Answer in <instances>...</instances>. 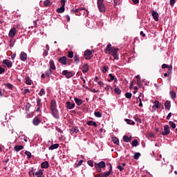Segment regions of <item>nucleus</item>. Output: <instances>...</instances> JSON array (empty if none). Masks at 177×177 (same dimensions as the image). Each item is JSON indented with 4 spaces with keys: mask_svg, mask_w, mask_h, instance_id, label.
I'll list each match as a JSON object with an SVG mask.
<instances>
[{
    "mask_svg": "<svg viewBox=\"0 0 177 177\" xmlns=\"http://www.w3.org/2000/svg\"><path fill=\"white\" fill-rule=\"evenodd\" d=\"M171 133V129H169V126L168 124H165L163 127V131L162 128L161 129V131H160V135H162V136H168Z\"/></svg>",
    "mask_w": 177,
    "mask_h": 177,
    "instance_id": "obj_1",
    "label": "nucleus"
},
{
    "mask_svg": "<svg viewBox=\"0 0 177 177\" xmlns=\"http://www.w3.org/2000/svg\"><path fill=\"white\" fill-rule=\"evenodd\" d=\"M104 0H97V8L102 13L106 12V7L104 6Z\"/></svg>",
    "mask_w": 177,
    "mask_h": 177,
    "instance_id": "obj_2",
    "label": "nucleus"
},
{
    "mask_svg": "<svg viewBox=\"0 0 177 177\" xmlns=\"http://www.w3.org/2000/svg\"><path fill=\"white\" fill-rule=\"evenodd\" d=\"M60 2L62 7L57 8L56 12L57 13H64V10H66V8H64L66 6V0H61Z\"/></svg>",
    "mask_w": 177,
    "mask_h": 177,
    "instance_id": "obj_3",
    "label": "nucleus"
},
{
    "mask_svg": "<svg viewBox=\"0 0 177 177\" xmlns=\"http://www.w3.org/2000/svg\"><path fill=\"white\" fill-rule=\"evenodd\" d=\"M94 53L95 51L93 50H86L84 54V56L86 60H91V59H92V54Z\"/></svg>",
    "mask_w": 177,
    "mask_h": 177,
    "instance_id": "obj_4",
    "label": "nucleus"
},
{
    "mask_svg": "<svg viewBox=\"0 0 177 177\" xmlns=\"http://www.w3.org/2000/svg\"><path fill=\"white\" fill-rule=\"evenodd\" d=\"M62 75H65L66 78H71L74 75V73L72 72H68L67 70L63 71Z\"/></svg>",
    "mask_w": 177,
    "mask_h": 177,
    "instance_id": "obj_5",
    "label": "nucleus"
},
{
    "mask_svg": "<svg viewBox=\"0 0 177 177\" xmlns=\"http://www.w3.org/2000/svg\"><path fill=\"white\" fill-rule=\"evenodd\" d=\"M95 168H106V162L101 161L98 163H95Z\"/></svg>",
    "mask_w": 177,
    "mask_h": 177,
    "instance_id": "obj_6",
    "label": "nucleus"
},
{
    "mask_svg": "<svg viewBox=\"0 0 177 177\" xmlns=\"http://www.w3.org/2000/svg\"><path fill=\"white\" fill-rule=\"evenodd\" d=\"M52 115L54 117V118H56V120H59V111L57 109H51Z\"/></svg>",
    "mask_w": 177,
    "mask_h": 177,
    "instance_id": "obj_7",
    "label": "nucleus"
},
{
    "mask_svg": "<svg viewBox=\"0 0 177 177\" xmlns=\"http://www.w3.org/2000/svg\"><path fill=\"white\" fill-rule=\"evenodd\" d=\"M42 122V120L39 119L38 117H35L32 120V124L33 125L38 126V124H41Z\"/></svg>",
    "mask_w": 177,
    "mask_h": 177,
    "instance_id": "obj_8",
    "label": "nucleus"
},
{
    "mask_svg": "<svg viewBox=\"0 0 177 177\" xmlns=\"http://www.w3.org/2000/svg\"><path fill=\"white\" fill-rule=\"evenodd\" d=\"M66 107L68 109V110H73L74 107H75V103H71L70 101L66 102Z\"/></svg>",
    "mask_w": 177,
    "mask_h": 177,
    "instance_id": "obj_9",
    "label": "nucleus"
},
{
    "mask_svg": "<svg viewBox=\"0 0 177 177\" xmlns=\"http://www.w3.org/2000/svg\"><path fill=\"white\" fill-rule=\"evenodd\" d=\"M15 35H16V28H12L10 30V32L8 33V36L10 37V38H15Z\"/></svg>",
    "mask_w": 177,
    "mask_h": 177,
    "instance_id": "obj_10",
    "label": "nucleus"
},
{
    "mask_svg": "<svg viewBox=\"0 0 177 177\" xmlns=\"http://www.w3.org/2000/svg\"><path fill=\"white\" fill-rule=\"evenodd\" d=\"M58 62L59 63H61V64L66 66V64H67V57H66V56L60 57L59 58Z\"/></svg>",
    "mask_w": 177,
    "mask_h": 177,
    "instance_id": "obj_11",
    "label": "nucleus"
},
{
    "mask_svg": "<svg viewBox=\"0 0 177 177\" xmlns=\"http://www.w3.org/2000/svg\"><path fill=\"white\" fill-rule=\"evenodd\" d=\"M153 103L154 105L153 106V109H154V107H156V109H161V107L164 109V106H162V104L160 103L158 100H156Z\"/></svg>",
    "mask_w": 177,
    "mask_h": 177,
    "instance_id": "obj_12",
    "label": "nucleus"
},
{
    "mask_svg": "<svg viewBox=\"0 0 177 177\" xmlns=\"http://www.w3.org/2000/svg\"><path fill=\"white\" fill-rule=\"evenodd\" d=\"M82 73H84V74L88 73V71H89V65H88V64H84V65L82 67Z\"/></svg>",
    "mask_w": 177,
    "mask_h": 177,
    "instance_id": "obj_13",
    "label": "nucleus"
},
{
    "mask_svg": "<svg viewBox=\"0 0 177 177\" xmlns=\"http://www.w3.org/2000/svg\"><path fill=\"white\" fill-rule=\"evenodd\" d=\"M110 175H111L110 174V171H108V172H104V173L99 174L95 175L94 176L95 177H109V176H110Z\"/></svg>",
    "mask_w": 177,
    "mask_h": 177,
    "instance_id": "obj_14",
    "label": "nucleus"
},
{
    "mask_svg": "<svg viewBox=\"0 0 177 177\" xmlns=\"http://www.w3.org/2000/svg\"><path fill=\"white\" fill-rule=\"evenodd\" d=\"M3 64H5L8 68H10L12 66V61H10L9 59H4L3 61Z\"/></svg>",
    "mask_w": 177,
    "mask_h": 177,
    "instance_id": "obj_15",
    "label": "nucleus"
},
{
    "mask_svg": "<svg viewBox=\"0 0 177 177\" xmlns=\"http://www.w3.org/2000/svg\"><path fill=\"white\" fill-rule=\"evenodd\" d=\"M70 132L72 135L74 133H78L80 132V129H78V127H73L70 129Z\"/></svg>",
    "mask_w": 177,
    "mask_h": 177,
    "instance_id": "obj_16",
    "label": "nucleus"
},
{
    "mask_svg": "<svg viewBox=\"0 0 177 177\" xmlns=\"http://www.w3.org/2000/svg\"><path fill=\"white\" fill-rule=\"evenodd\" d=\"M19 56L22 62H26V60H27V53L21 52Z\"/></svg>",
    "mask_w": 177,
    "mask_h": 177,
    "instance_id": "obj_17",
    "label": "nucleus"
},
{
    "mask_svg": "<svg viewBox=\"0 0 177 177\" xmlns=\"http://www.w3.org/2000/svg\"><path fill=\"white\" fill-rule=\"evenodd\" d=\"M131 140H132V136L128 137V136L125 135L123 136V141L125 142L126 143H129Z\"/></svg>",
    "mask_w": 177,
    "mask_h": 177,
    "instance_id": "obj_18",
    "label": "nucleus"
},
{
    "mask_svg": "<svg viewBox=\"0 0 177 177\" xmlns=\"http://www.w3.org/2000/svg\"><path fill=\"white\" fill-rule=\"evenodd\" d=\"M57 104H56V100H52L50 102V110H55L57 109Z\"/></svg>",
    "mask_w": 177,
    "mask_h": 177,
    "instance_id": "obj_19",
    "label": "nucleus"
},
{
    "mask_svg": "<svg viewBox=\"0 0 177 177\" xmlns=\"http://www.w3.org/2000/svg\"><path fill=\"white\" fill-rule=\"evenodd\" d=\"M109 77H110V80H108L109 82H111V81H114V83L116 84V82H118V80H117V78H115V77H114V75H113V74L110 73L109 75Z\"/></svg>",
    "mask_w": 177,
    "mask_h": 177,
    "instance_id": "obj_20",
    "label": "nucleus"
},
{
    "mask_svg": "<svg viewBox=\"0 0 177 177\" xmlns=\"http://www.w3.org/2000/svg\"><path fill=\"white\" fill-rule=\"evenodd\" d=\"M49 64L50 70H56V66H55V62H53V59L50 60Z\"/></svg>",
    "mask_w": 177,
    "mask_h": 177,
    "instance_id": "obj_21",
    "label": "nucleus"
},
{
    "mask_svg": "<svg viewBox=\"0 0 177 177\" xmlns=\"http://www.w3.org/2000/svg\"><path fill=\"white\" fill-rule=\"evenodd\" d=\"M152 16H153L155 21H158V12H157L156 11H154V10L152 11Z\"/></svg>",
    "mask_w": 177,
    "mask_h": 177,
    "instance_id": "obj_22",
    "label": "nucleus"
},
{
    "mask_svg": "<svg viewBox=\"0 0 177 177\" xmlns=\"http://www.w3.org/2000/svg\"><path fill=\"white\" fill-rule=\"evenodd\" d=\"M41 168H44L45 169L49 168V162L44 161L41 165Z\"/></svg>",
    "mask_w": 177,
    "mask_h": 177,
    "instance_id": "obj_23",
    "label": "nucleus"
},
{
    "mask_svg": "<svg viewBox=\"0 0 177 177\" xmlns=\"http://www.w3.org/2000/svg\"><path fill=\"white\" fill-rule=\"evenodd\" d=\"M74 100L77 106H81V104H82V103H84V101H82V100H81L78 97H75L74 99Z\"/></svg>",
    "mask_w": 177,
    "mask_h": 177,
    "instance_id": "obj_24",
    "label": "nucleus"
},
{
    "mask_svg": "<svg viewBox=\"0 0 177 177\" xmlns=\"http://www.w3.org/2000/svg\"><path fill=\"white\" fill-rule=\"evenodd\" d=\"M24 149V146L23 145H16L14 147V150H15V151H20V150H23Z\"/></svg>",
    "mask_w": 177,
    "mask_h": 177,
    "instance_id": "obj_25",
    "label": "nucleus"
},
{
    "mask_svg": "<svg viewBox=\"0 0 177 177\" xmlns=\"http://www.w3.org/2000/svg\"><path fill=\"white\" fill-rule=\"evenodd\" d=\"M87 125H88L89 127H95V128L96 127H97V124H96V122H93V120L88 121Z\"/></svg>",
    "mask_w": 177,
    "mask_h": 177,
    "instance_id": "obj_26",
    "label": "nucleus"
},
{
    "mask_svg": "<svg viewBox=\"0 0 177 177\" xmlns=\"http://www.w3.org/2000/svg\"><path fill=\"white\" fill-rule=\"evenodd\" d=\"M165 106L166 110H169L171 109V102L167 100L165 102Z\"/></svg>",
    "mask_w": 177,
    "mask_h": 177,
    "instance_id": "obj_27",
    "label": "nucleus"
},
{
    "mask_svg": "<svg viewBox=\"0 0 177 177\" xmlns=\"http://www.w3.org/2000/svg\"><path fill=\"white\" fill-rule=\"evenodd\" d=\"M55 149H59V144H53L48 147V150H55Z\"/></svg>",
    "mask_w": 177,
    "mask_h": 177,
    "instance_id": "obj_28",
    "label": "nucleus"
},
{
    "mask_svg": "<svg viewBox=\"0 0 177 177\" xmlns=\"http://www.w3.org/2000/svg\"><path fill=\"white\" fill-rule=\"evenodd\" d=\"M51 6H52V2H50L49 0H46L44 1V6H45L46 8H48Z\"/></svg>",
    "mask_w": 177,
    "mask_h": 177,
    "instance_id": "obj_29",
    "label": "nucleus"
},
{
    "mask_svg": "<svg viewBox=\"0 0 177 177\" xmlns=\"http://www.w3.org/2000/svg\"><path fill=\"white\" fill-rule=\"evenodd\" d=\"M81 10H85V8H79L75 10H71V13H78V12H81Z\"/></svg>",
    "mask_w": 177,
    "mask_h": 177,
    "instance_id": "obj_30",
    "label": "nucleus"
},
{
    "mask_svg": "<svg viewBox=\"0 0 177 177\" xmlns=\"http://www.w3.org/2000/svg\"><path fill=\"white\" fill-rule=\"evenodd\" d=\"M25 80H26V84L27 85H31L32 82V80H31V79H30V77L28 76H26L25 77Z\"/></svg>",
    "mask_w": 177,
    "mask_h": 177,
    "instance_id": "obj_31",
    "label": "nucleus"
},
{
    "mask_svg": "<svg viewBox=\"0 0 177 177\" xmlns=\"http://www.w3.org/2000/svg\"><path fill=\"white\" fill-rule=\"evenodd\" d=\"M112 142L115 144V145H120V140H118V138L117 137H113L112 138Z\"/></svg>",
    "mask_w": 177,
    "mask_h": 177,
    "instance_id": "obj_32",
    "label": "nucleus"
},
{
    "mask_svg": "<svg viewBox=\"0 0 177 177\" xmlns=\"http://www.w3.org/2000/svg\"><path fill=\"white\" fill-rule=\"evenodd\" d=\"M42 100L41 98H37V107H42Z\"/></svg>",
    "mask_w": 177,
    "mask_h": 177,
    "instance_id": "obj_33",
    "label": "nucleus"
},
{
    "mask_svg": "<svg viewBox=\"0 0 177 177\" xmlns=\"http://www.w3.org/2000/svg\"><path fill=\"white\" fill-rule=\"evenodd\" d=\"M4 86H7V88H8V89H10L11 91L13 90V88H15V86H13V84L10 83L4 84Z\"/></svg>",
    "mask_w": 177,
    "mask_h": 177,
    "instance_id": "obj_34",
    "label": "nucleus"
},
{
    "mask_svg": "<svg viewBox=\"0 0 177 177\" xmlns=\"http://www.w3.org/2000/svg\"><path fill=\"white\" fill-rule=\"evenodd\" d=\"M113 49V48L111 47V44H108L106 46V50H105V53L107 54V52H111V50Z\"/></svg>",
    "mask_w": 177,
    "mask_h": 177,
    "instance_id": "obj_35",
    "label": "nucleus"
},
{
    "mask_svg": "<svg viewBox=\"0 0 177 177\" xmlns=\"http://www.w3.org/2000/svg\"><path fill=\"white\" fill-rule=\"evenodd\" d=\"M74 60L75 64H78V63H80V56L78 55H75L74 56Z\"/></svg>",
    "mask_w": 177,
    "mask_h": 177,
    "instance_id": "obj_36",
    "label": "nucleus"
},
{
    "mask_svg": "<svg viewBox=\"0 0 177 177\" xmlns=\"http://www.w3.org/2000/svg\"><path fill=\"white\" fill-rule=\"evenodd\" d=\"M35 176L37 177H42V175H44V173L42 172V170H39L38 171H37L35 174Z\"/></svg>",
    "mask_w": 177,
    "mask_h": 177,
    "instance_id": "obj_37",
    "label": "nucleus"
},
{
    "mask_svg": "<svg viewBox=\"0 0 177 177\" xmlns=\"http://www.w3.org/2000/svg\"><path fill=\"white\" fill-rule=\"evenodd\" d=\"M131 145L134 147H136L137 146L139 145V141L138 140H133L131 142Z\"/></svg>",
    "mask_w": 177,
    "mask_h": 177,
    "instance_id": "obj_38",
    "label": "nucleus"
},
{
    "mask_svg": "<svg viewBox=\"0 0 177 177\" xmlns=\"http://www.w3.org/2000/svg\"><path fill=\"white\" fill-rule=\"evenodd\" d=\"M51 74H52V69L49 68L46 71V77H48V78L50 77Z\"/></svg>",
    "mask_w": 177,
    "mask_h": 177,
    "instance_id": "obj_39",
    "label": "nucleus"
},
{
    "mask_svg": "<svg viewBox=\"0 0 177 177\" xmlns=\"http://www.w3.org/2000/svg\"><path fill=\"white\" fill-rule=\"evenodd\" d=\"M126 122L129 124V125H135V122H133L132 120L130 119H126Z\"/></svg>",
    "mask_w": 177,
    "mask_h": 177,
    "instance_id": "obj_40",
    "label": "nucleus"
},
{
    "mask_svg": "<svg viewBox=\"0 0 177 177\" xmlns=\"http://www.w3.org/2000/svg\"><path fill=\"white\" fill-rule=\"evenodd\" d=\"M139 157H140V153L136 152L134 153V156H133L134 160H139Z\"/></svg>",
    "mask_w": 177,
    "mask_h": 177,
    "instance_id": "obj_41",
    "label": "nucleus"
},
{
    "mask_svg": "<svg viewBox=\"0 0 177 177\" xmlns=\"http://www.w3.org/2000/svg\"><path fill=\"white\" fill-rule=\"evenodd\" d=\"M169 124L171 128H173V129H175V128H176V124L172 121H169Z\"/></svg>",
    "mask_w": 177,
    "mask_h": 177,
    "instance_id": "obj_42",
    "label": "nucleus"
},
{
    "mask_svg": "<svg viewBox=\"0 0 177 177\" xmlns=\"http://www.w3.org/2000/svg\"><path fill=\"white\" fill-rule=\"evenodd\" d=\"M82 162H84L83 160H80L78 163L75 165V168H78V167H81L82 165Z\"/></svg>",
    "mask_w": 177,
    "mask_h": 177,
    "instance_id": "obj_43",
    "label": "nucleus"
},
{
    "mask_svg": "<svg viewBox=\"0 0 177 177\" xmlns=\"http://www.w3.org/2000/svg\"><path fill=\"white\" fill-rule=\"evenodd\" d=\"M102 71L104 73V74H106V73L109 71V66H104L102 67Z\"/></svg>",
    "mask_w": 177,
    "mask_h": 177,
    "instance_id": "obj_44",
    "label": "nucleus"
},
{
    "mask_svg": "<svg viewBox=\"0 0 177 177\" xmlns=\"http://www.w3.org/2000/svg\"><path fill=\"white\" fill-rule=\"evenodd\" d=\"M68 57H69V59H73L74 57V52L69 51L68 53Z\"/></svg>",
    "mask_w": 177,
    "mask_h": 177,
    "instance_id": "obj_45",
    "label": "nucleus"
},
{
    "mask_svg": "<svg viewBox=\"0 0 177 177\" xmlns=\"http://www.w3.org/2000/svg\"><path fill=\"white\" fill-rule=\"evenodd\" d=\"M25 107H26V110L29 111L30 109L31 108V104H30V102L25 103Z\"/></svg>",
    "mask_w": 177,
    "mask_h": 177,
    "instance_id": "obj_46",
    "label": "nucleus"
},
{
    "mask_svg": "<svg viewBox=\"0 0 177 177\" xmlns=\"http://www.w3.org/2000/svg\"><path fill=\"white\" fill-rule=\"evenodd\" d=\"M170 95H171V99H176V93H175V91H171Z\"/></svg>",
    "mask_w": 177,
    "mask_h": 177,
    "instance_id": "obj_47",
    "label": "nucleus"
},
{
    "mask_svg": "<svg viewBox=\"0 0 177 177\" xmlns=\"http://www.w3.org/2000/svg\"><path fill=\"white\" fill-rule=\"evenodd\" d=\"M94 115H95V117H97V118H102V113H100V111L95 112Z\"/></svg>",
    "mask_w": 177,
    "mask_h": 177,
    "instance_id": "obj_48",
    "label": "nucleus"
},
{
    "mask_svg": "<svg viewBox=\"0 0 177 177\" xmlns=\"http://www.w3.org/2000/svg\"><path fill=\"white\" fill-rule=\"evenodd\" d=\"M114 92H115V93H116V95H120L121 89H120V88L117 87L115 88Z\"/></svg>",
    "mask_w": 177,
    "mask_h": 177,
    "instance_id": "obj_49",
    "label": "nucleus"
},
{
    "mask_svg": "<svg viewBox=\"0 0 177 177\" xmlns=\"http://www.w3.org/2000/svg\"><path fill=\"white\" fill-rule=\"evenodd\" d=\"M118 49L115 48H112V50H111V52H109V53H112L113 55V54L118 53Z\"/></svg>",
    "mask_w": 177,
    "mask_h": 177,
    "instance_id": "obj_50",
    "label": "nucleus"
},
{
    "mask_svg": "<svg viewBox=\"0 0 177 177\" xmlns=\"http://www.w3.org/2000/svg\"><path fill=\"white\" fill-rule=\"evenodd\" d=\"M25 154H26V156H27V158L28 160H30V158H31V152H30L28 151H26Z\"/></svg>",
    "mask_w": 177,
    "mask_h": 177,
    "instance_id": "obj_51",
    "label": "nucleus"
},
{
    "mask_svg": "<svg viewBox=\"0 0 177 177\" xmlns=\"http://www.w3.org/2000/svg\"><path fill=\"white\" fill-rule=\"evenodd\" d=\"M46 92H45V89L41 88L39 93V96H44V95H45Z\"/></svg>",
    "mask_w": 177,
    "mask_h": 177,
    "instance_id": "obj_52",
    "label": "nucleus"
},
{
    "mask_svg": "<svg viewBox=\"0 0 177 177\" xmlns=\"http://www.w3.org/2000/svg\"><path fill=\"white\" fill-rule=\"evenodd\" d=\"M125 97H127V99H131V97H132V93H125Z\"/></svg>",
    "mask_w": 177,
    "mask_h": 177,
    "instance_id": "obj_53",
    "label": "nucleus"
},
{
    "mask_svg": "<svg viewBox=\"0 0 177 177\" xmlns=\"http://www.w3.org/2000/svg\"><path fill=\"white\" fill-rule=\"evenodd\" d=\"M108 165L109 166V171L110 174H111V172H113V166L111 165V163H108Z\"/></svg>",
    "mask_w": 177,
    "mask_h": 177,
    "instance_id": "obj_54",
    "label": "nucleus"
},
{
    "mask_svg": "<svg viewBox=\"0 0 177 177\" xmlns=\"http://www.w3.org/2000/svg\"><path fill=\"white\" fill-rule=\"evenodd\" d=\"M87 164H88L90 167H93V161H92V160H88V161H87Z\"/></svg>",
    "mask_w": 177,
    "mask_h": 177,
    "instance_id": "obj_55",
    "label": "nucleus"
},
{
    "mask_svg": "<svg viewBox=\"0 0 177 177\" xmlns=\"http://www.w3.org/2000/svg\"><path fill=\"white\" fill-rule=\"evenodd\" d=\"M34 168L32 169L30 171H29V175L31 176V175H33V176H35V173H34Z\"/></svg>",
    "mask_w": 177,
    "mask_h": 177,
    "instance_id": "obj_56",
    "label": "nucleus"
},
{
    "mask_svg": "<svg viewBox=\"0 0 177 177\" xmlns=\"http://www.w3.org/2000/svg\"><path fill=\"white\" fill-rule=\"evenodd\" d=\"M176 2V1L175 0H170V1H169L170 6H174V5H175Z\"/></svg>",
    "mask_w": 177,
    "mask_h": 177,
    "instance_id": "obj_57",
    "label": "nucleus"
},
{
    "mask_svg": "<svg viewBox=\"0 0 177 177\" xmlns=\"http://www.w3.org/2000/svg\"><path fill=\"white\" fill-rule=\"evenodd\" d=\"M168 68L167 74H171L172 73V66H169Z\"/></svg>",
    "mask_w": 177,
    "mask_h": 177,
    "instance_id": "obj_58",
    "label": "nucleus"
},
{
    "mask_svg": "<svg viewBox=\"0 0 177 177\" xmlns=\"http://www.w3.org/2000/svg\"><path fill=\"white\" fill-rule=\"evenodd\" d=\"M112 56H113V59L115 60H118V55H117V53L115 54H112Z\"/></svg>",
    "mask_w": 177,
    "mask_h": 177,
    "instance_id": "obj_59",
    "label": "nucleus"
},
{
    "mask_svg": "<svg viewBox=\"0 0 177 177\" xmlns=\"http://www.w3.org/2000/svg\"><path fill=\"white\" fill-rule=\"evenodd\" d=\"M5 73V68L0 66V74H3Z\"/></svg>",
    "mask_w": 177,
    "mask_h": 177,
    "instance_id": "obj_60",
    "label": "nucleus"
},
{
    "mask_svg": "<svg viewBox=\"0 0 177 177\" xmlns=\"http://www.w3.org/2000/svg\"><path fill=\"white\" fill-rule=\"evenodd\" d=\"M118 169L120 171V172H122L124 171V167L121 165H118Z\"/></svg>",
    "mask_w": 177,
    "mask_h": 177,
    "instance_id": "obj_61",
    "label": "nucleus"
},
{
    "mask_svg": "<svg viewBox=\"0 0 177 177\" xmlns=\"http://www.w3.org/2000/svg\"><path fill=\"white\" fill-rule=\"evenodd\" d=\"M30 89H28V88H26V89H24V95H26V94H27V93H30Z\"/></svg>",
    "mask_w": 177,
    "mask_h": 177,
    "instance_id": "obj_62",
    "label": "nucleus"
},
{
    "mask_svg": "<svg viewBox=\"0 0 177 177\" xmlns=\"http://www.w3.org/2000/svg\"><path fill=\"white\" fill-rule=\"evenodd\" d=\"M148 136H149V138H154V133H148Z\"/></svg>",
    "mask_w": 177,
    "mask_h": 177,
    "instance_id": "obj_63",
    "label": "nucleus"
},
{
    "mask_svg": "<svg viewBox=\"0 0 177 177\" xmlns=\"http://www.w3.org/2000/svg\"><path fill=\"white\" fill-rule=\"evenodd\" d=\"M97 84L100 85V86H104V83H103L102 81H99L97 82Z\"/></svg>",
    "mask_w": 177,
    "mask_h": 177,
    "instance_id": "obj_64",
    "label": "nucleus"
}]
</instances>
